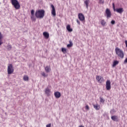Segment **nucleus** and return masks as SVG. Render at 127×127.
Instances as JSON below:
<instances>
[{
    "label": "nucleus",
    "instance_id": "72a5a7b5",
    "mask_svg": "<svg viewBox=\"0 0 127 127\" xmlns=\"http://www.w3.org/2000/svg\"><path fill=\"white\" fill-rule=\"evenodd\" d=\"M79 127H85L83 125H80V126H79Z\"/></svg>",
    "mask_w": 127,
    "mask_h": 127
},
{
    "label": "nucleus",
    "instance_id": "4468645a",
    "mask_svg": "<svg viewBox=\"0 0 127 127\" xmlns=\"http://www.w3.org/2000/svg\"><path fill=\"white\" fill-rule=\"evenodd\" d=\"M43 35L46 39H48L49 38V33L47 32H44Z\"/></svg>",
    "mask_w": 127,
    "mask_h": 127
},
{
    "label": "nucleus",
    "instance_id": "7c9ffc66",
    "mask_svg": "<svg viewBox=\"0 0 127 127\" xmlns=\"http://www.w3.org/2000/svg\"><path fill=\"white\" fill-rule=\"evenodd\" d=\"M76 22L78 23V24L79 25H80V21H79V20L77 19V20H76Z\"/></svg>",
    "mask_w": 127,
    "mask_h": 127
},
{
    "label": "nucleus",
    "instance_id": "473e14b6",
    "mask_svg": "<svg viewBox=\"0 0 127 127\" xmlns=\"http://www.w3.org/2000/svg\"><path fill=\"white\" fill-rule=\"evenodd\" d=\"M125 43L126 46V47H127V40H126V41H125Z\"/></svg>",
    "mask_w": 127,
    "mask_h": 127
},
{
    "label": "nucleus",
    "instance_id": "393cba45",
    "mask_svg": "<svg viewBox=\"0 0 127 127\" xmlns=\"http://www.w3.org/2000/svg\"><path fill=\"white\" fill-rule=\"evenodd\" d=\"M11 48H12V47L11 46V45H9L7 46V50H8L9 51L10 50H11Z\"/></svg>",
    "mask_w": 127,
    "mask_h": 127
},
{
    "label": "nucleus",
    "instance_id": "2f4dec72",
    "mask_svg": "<svg viewBox=\"0 0 127 127\" xmlns=\"http://www.w3.org/2000/svg\"><path fill=\"white\" fill-rule=\"evenodd\" d=\"M46 127H51V124H49L47 125Z\"/></svg>",
    "mask_w": 127,
    "mask_h": 127
},
{
    "label": "nucleus",
    "instance_id": "f257e3e1",
    "mask_svg": "<svg viewBox=\"0 0 127 127\" xmlns=\"http://www.w3.org/2000/svg\"><path fill=\"white\" fill-rule=\"evenodd\" d=\"M45 14V11L43 9L36 11L35 16L37 18H43Z\"/></svg>",
    "mask_w": 127,
    "mask_h": 127
},
{
    "label": "nucleus",
    "instance_id": "9d476101",
    "mask_svg": "<svg viewBox=\"0 0 127 127\" xmlns=\"http://www.w3.org/2000/svg\"><path fill=\"white\" fill-rule=\"evenodd\" d=\"M52 7V14L53 15V16H56V10L55 9V7H54V5L53 4L51 5Z\"/></svg>",
    "mask_w": 127,
    "mask_h": 127
},
{
    "label": "nucleus",
    "instance_id": "c85d7f7f",
    "mask_svg": "<svg viewBox=\"0 0 127 127\" xmlns=\"http://www.w3.org/2000/svg\"><path fill=\"white\" fill-rule=\"evenodd\" d=\"M100 102H101V103H104V102H105V101L104 100V99L102 98H100Z\"/></svg>",
    "mask_w": 127,
    "mask_h": 127
},
{
    "label": "nucleus",
    "instance_id": "9b49d317",
    "mask_svg": "<svg viewBox=\"0 0 127 127\" xmlns=\"http://www.w3.org/2000/svg\"><path fill=\"white\" fill-rule=\"evenodd\" d=\"M45 93L47 96L49 97L51 95V90L49 88H46L45 90Z\"/></svg>",
    "mask_w": 127,
    "mask_h": 127
},
{
    "label": "nucleus",
    "instance_id": "ddd939ff",
    "mask_svg": "<svg viewBox=\"0 0 127 127\" xmlns=\"http://www.w3.org/2000/svg\"><path fill=\"white\" fill-rule=\"evenodd\" d=\"M111 120L114 122H119V117L117 116H112Z\"/></svg>",
    "mask_w": 127,
    "mask_h": 127
},
{
    "label": "nucleus",
    "instance_id": "20e7f679",
    "mask_svg": "<svg viewBox=\"0 0 127 127\" xmlns=\"http://www.w3.org/2000/svg\"><path fill=\"white\" fill-rule=\"evenodd\" d=\"M14 72V69H13V66L12 64H10L8 65L7 66V73L8 75H10V74H12Z\"/></svg>",
    "mask_w": 127,
    "mask_h": 127
},
{
    "label": "nucleus",
    "instance_id": "6e6552de",
    "mask_svg": "<svg viewBox=\"0 0 127 127\" xmlns=\"http://www.w3.org/2000/svg\"><path fill=\"white\" fill-rule=\"evenodd\" d=\"M96 80L98 83H100V84L104 82V78H103V77L101 76L97 75Z\"/></svg>",
    "mask_w": 127,
    "mask_h": 127
},
{
    "label": "nucleus",
    "instance_id": "4be33fe9",
    "mask_svg": "<svg viewBox=\"0 0 127 127\" xmlns=\"http://www.w3.org/2000/svg\"><path fill=\"white\" fill-rule=\"evenodd\" d=\"M118 64H119V61H115L113 62V67H115V66H117V65H118Z\"/></svg>",
    "mask_w": 127,
    "mask_h": 127
},
{
    "label": "nucleus",
    "instance_id": "f8f14e48",
    "mask_svg": "<svg viewBox=\"0 0 127 127\" xmlns=\"http://www.w3.org/2000/svg\"><path fill=\"white\" fill-rule=\"evenodd\" d=\"M55 96L57 99H59L61 97V93L59 91H56L54 93Z\"/></svg>",
    "mask_w": 127,
    "mask_h": 127
},
{
    "label": "nucleus",
    "instance_id": "2eb2a0df",
    "mask_svg": "<svg viewBox=\"0 0 127 127\" xmlns=\"http://www.w3.org/2000/svg\"><path fill=\"white\" fill-rule=\"evenodd\" d=\"M45 70L46 73H49L51 71V68H50V66H46L45 67Z\"/></svg>",
    "mask_w": 127,
    "mask_h": 127
},
{
    "label": "nucleus",
    "instance_id": "412c9836",
    "mask_svg": "<svg viewBox=\"0 0 127 127\" xmlns=\"http://www.w3.org/2000/svg\"><path fill=\"white\" fill-rule=\"evenodd\" d=\"M23 79L24 81H28V80H29V77L27 75H24Z\"/></svg>",
    "mask_w": 127,
    "mask_h": 127
},
{
    "label": "nucleus",
    "instance_id": "bb28decb",
    "mask_svg": "<svg viewBox=\"0 0 127 127\" xmlns=\"http://www.w3.org/2000/svg\"><path fill=\"white\" fill-rule=\"evenodd\" d=\"M85 110H87V111H89V110H90V107H89L88 105H86Z\"/></svg>",
    "mask_w": 127,
    "mask_h": 127
},
{
    "label": "nucleus",
    "instance_id": "f03ea898",
    "mask_svg": "<svg viewBox=\"0 0 127 127\" xmlns=\"http://www.w3.org/2000/svg\"><path fill=\"white\" fill-rule=\"evenodd\" d=\"M115 52L116 55H117L118 57H120V58L123 59L125 57V54H124V52L121 49L118 47L116 48Z\"/></svg>",
    "mask_w": 127,
    "mask_h": 127
},
{
    "label": "nucleus",
    "instance_id": "1a4fd4ad",
    "mask_svg": "<svg viewBox=\"0 0 127 127\" xmlns=\"http://www.w3.org/2000/svg\"><path fill=\"white\" fill-rule=\"evenodd\" d=\"M78 17L80 21H84V20H85V16L82 13H79L78 14Z\"/></svg>",
    "mask_w": 127,
    "mask_h": 127
},
{
    "label": "nucleus",
    "instance_id": "5701e85b",
    "mask_svg": "<svg viewBox=\"0 0 127 127\" xmlns=\"http://www.w3.org/2000/svg\"><path fill=\"white\" fill-rule=\"evenodd\" d=\"M62 51L64 53V54H66V53H67V49L65 48H62Z\"/></svg>",
    "mask_w": 127,
    "mask_h": 127
},
{
    "label": "nucleus",
    "instance_id": "f3484780",
    "mask_svg": "<svg viewBox=\"0 0 127 127\" xmlns=\"http://www.w3.org/2000/svg\"><path fill=\"white\" fill-rule=\"evenodd\" d=\"M66 29L69 31V32H72V31H73V29L71 28V26L70 25H67Z\"/></svg>",
    "mask_w": 127,
    "mask_h": 127
},
{
    "label": "nucleus",
    "instance_id": "e433bc0d",
    "mask_svg": "<svg viewBox=\"0 0 127 127\" xmlns=\"http://www.w3.org/2000/svg\"><path fill=\"white\" fill-rule=\"evenodd\" d=\"M31 19H32V16H31Z\"/></svg>",
    "mask_w": 127,
    "mask_h": 127
},
{
    "label": "nucleus",
    "instance_id": "0eeeda50",
    "mask_svg": "<svg viewBox=\"0 0 127 127\" xmlns=\"http://www.w3.org/2000/svg\"><path fill=\"white\" fill-rule=\"evenodd\" d=\"M105 13L107 18H110L111 16H112V12H111V10L108 8L105 11Z\"/></svg>",
    "mask_w": 127,
    "mask_h": 127
},
{
    "label": "nucleus",
    "instance_id": "aec40b11",
    "mask_svg": "<svg viewBox=\"0 0 127 127\" xmlns=\"http://www.w3.org/2000/svg\"><path fill=\"white\" fill-rule=\"evenodd\" d=\"M100 23L102 25V26H105V25H106L107 22H106L105 20L103 19V20H101V21H100Z\"/></svg>",
    "mask_w": 127,
    "mask_h": 127
},
{
    "label": "nucleus",
    "instance_id": "c9c22d12",
    "mask_svg": "<svg viewBox=\"0 0 127 127\" xmlns=\"http://www.w3.org/2000/svg\"><path fill=\"white\" fill-rule=\"evenodd\" d=\"M32 13L33 14V13H34V11L33 10H32Z\"/></svg>",
    "mask_w": 127,
    "mask_h": 127
},
{
    "label": "nucleus",
    "instance_id": "39448f33",
    "mask_svg": "<svg viewBox=\"0 0 127 127\" xmlns=\"http://www.w3.org/2000/svg\"><path fill=\"white\" fill-rule=\"evenodd\" d=\"M112 5L114 10H116L117 12H118V13H123V12H124V8H117L116 9V7H115V3H113Z\"/></svg>",
    "mask_w": 127,
    "mask_h": 127
},
{
    "label": "nucleus",
    "instance_id": "dca6fc26",
    "mask_svg": "<svg viewBox=\"0 0 127 127\" xmlns=\"http://www.w3.org/2000/svg\"><path fill=\"white\" fill-rule=\"evenodd\" d=\"M93 107H94V109H95V110H96V111H99V110H100V109H101L100 105L98 104L93 105Z\"/></svg>",
    "mask_w": 127,
    "mask_h": 127
},
{
    "label": "nucleus",
    "instance_id": "6ab92c4d",
    "mask_svg": "<svg viewBox=\"0 0 127 127\" xmlns=\"http://www.w3.org/2000/svg\"><path fill=\"white\" fill-rule=\"evenodd\" d=\"M3 38V37L2 36V34H1V33L0 32V45H1L3 43V42H2Z\"/></svg>",
    "mask_w": 127,
    "mask_h": 127
},
{
    "label": "nucleus",
    "instance_id": "a878e982",
    "mask_svg": "<svg viewBox=\"0 0 127 127\" xmlns=\"http://www.w3.org/2000/svg\"><path fill=\"white\" fill-rule=\"evenodd\" d=\"M42 76H43V77H47V76H48V75H46V74H45V72H43L41 73Z\"/></svg>",
    "mask_w": 127,
    "mask_h": 127
},
{
    "label": "nucleus",
    "instance_id": "cd10ccee",
    "mask_svg": "<svg viewBox=\"0 0 127 127\" xmlns=\"http://www.w3.org/2000/svg\"><path fill=\"white\" fill-rule=\"evenodd\" d=\"M99 3L104 4V0H99Z\"/></svg>",
    "mask_w": 127,
    "mask_h": 127
},
{
    "label": "nucleus",
    "instance_id": "a211bd4d",
    "mask_svg": "<svg viewBox=\"0 0 127 127\" xmlns=\"http://www.w3.org/2000/svg\"><path fill=\"white\" fill-rule=\"evenodd\" d=\"M84 3L85 4L86 8H88V7H89V3H90V0H85Z\"/></svg>",
    "mask_w": 127,
    "mask_h": 127
},
{
    "label": "nucleus",
    "instance_id": "b1692460",
    "mask_svg": "<svg viewBox=\"0 0 127 127\" xmlns=\"http://www.w3.org/2000/svg\"><path fill=\"white\" fill-rule=\"evenodd\" d=\"M73 46V43L71 41H69V44L67 45V47H72Z\"/></svg>",
    "mask_w": 127,
    "mask_h": 127
},
{
    "label": "nucleus",
    "instance_id": "423d86ee",
    "mask_svg": "<svg viewBox=\"0 0 127 127\" xmlns=\"http://www.w3.org/2000/svg\"><path fill=\"white\" fill-rule=\"evenodd\" d=\"M111 88L112 87L111 86V81L110 80H108L106 81V88L107 91H110L111 90Z\"/></svg>",
    "mask_w": 127,
    "mask_h": 127
},
{
    "label": "nucleus",
    "instance_id": "7ed1b4c3",
    "mask_svg": "<svg viewBox=\"0 0 127 127\" xmlns=\"http://www.w3.org/2000/svg\"><path fill=\"white\" fill-rule=\"evenodd\" d=\"M12 5L15 9H19L20 8V4L17 0H11Z\"/></svg>",
    "mask_w": 127,
    "mask_h": 127
},
{
    "label": "nucleus",
    "instance_id": "f704fd0d",
    "mask_svg": "<svg viewBox=\"0 0 127 127\" xmlns=\"http://www.w3.org/2000/svg\"><path fill=\"white\" fill-rule=\"evenodd\" d=\"M31 14L32 15V10H31Z\"/></svg>",
    "mask_w": 127,
    "mask_h": 127
},
{
    "label": "nucleus",
    "instance_id": "c756f323",
    "mask_svg": "<svg viewBox=\"0 0 127 127\" xmlns=\"http://www.w3.org/2000/svg\"><path fill=\"white\" fill-rule=\"evenodd\" d=\"M115 23H116V21H115V20L111 21V24H115Z\"/></svg>",
    "mask_w": 127,
    "mask_h": 127
}]
</instances>
